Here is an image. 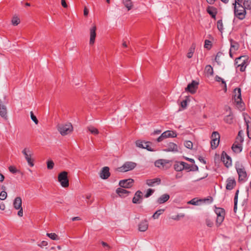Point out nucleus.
<instances>
[{
    "label": "nucleus",
    "mask_w": 251,
    "mask_h": 251,
    "mask_svg": "<svg viewBox=\"0 0 251 251\" xmlns=\"http://www.w3.org/2000/svg\"><path fill=\"white\" fill-rule=\"evenodd\" d=\"M234 6V14L238 19L243 20L246 17V9L242 4H233Z\"/></svg>",
    "instance_id": "nucleus-1"
},
{
    "label": "nucleus",
    "mask_w": 251,
    "mask_h": 251,
    "mask_svg": "<svg viewBox=\"0 0 251 251\" xmlns=\"http://www.w3.org/2000/svg\"><path fill=\"white\" fill-rule=\"evenodd\" d=\"M58 181L60 183L61 185L63 187H68L69 185L68 172L66 171H63L60 173L58 176Z\"/></svg>",
    "instance_id": "nucleus-2"
},
{
    "label": "nucleus",
    "mask_w": 251,
    "mask_h": 251,
    "mask_svg": "<svg viewBox=\"0 0 251 251\" xmlns=\"http://www.w3.org/2000/svg\"><path fill=\"white\" fill-rule=\"evenodd\" d=\"M137 166V164L133 162H126L122 166L118 167L117 170L120 172H126L133 170Z\"/></svg>",
    "instance_id": "nucleus-3"
},
{
    "label": "nucleus",
    "mask_w": 251,
    "mask_h": 251,
    "mask_svg": "<svg viewBox=\"0 0 251 251\" xmlns=\"http://www.w3.org/2000/svg\"><path fill=\"white\" fill-rule=\"evenodd\" d=\"M58 130L62 136H65L73 131V127L71 123H69L68 124L58 126Z\"/></svg>",
    "instance_id": "nucleus-4"
},
{
    "label": "nucleus",
    "mask_w": 251,
    "mask_h": 251,
    "mask_svg": "<svg viewBox=\"0 0 251 251\" xmlns=\"http://www.w3.org/2000/svg\"><path fill=\"white\" fill-rule=\"evenodd\" d=\"M220 135L218 132L213 131L211 135V141L210 142L212 149H215L218 146L220 142Z\"/></svg>",
    "instance_id": "nucleus-5"
},
{
    "label": "nucleus",
    "mask_w": 251,
    "mask_h": 251,
    "mask_svg": "<svg viewBox=\"0 0 251 251\" xmlns=\"http://www.w3.org/2000/svg\"><path fill=\"white\" fill-rule=\"evenodd\" d=\"M199 84V81L193 80L191 83L188 84L185 88V91L190 93L191 94H194L197 92Z\"/></svg>",
    "instance_id": "nucleus-6"
},
{
    "label": "nucleus",
    "mask_w": 251,
    "mask_h": 251,
    "mask_svg": "<svg viewBox=\"0 0 251 251\" xmlns=\"http://www.w3.org/2000/svg\"><path fill=\"white\" fill-rule=\"evenodd\" d=\"M151 145L152 143L151 142H143L141 140H137L136 141V145L137 147L142 149H146L150 151H155L154 150L151 148Z\"/></svg>",
    "instance_id": "nucleus-7"
},
{
    "label": "nucleus",
    "mask_w": 251,
    "mask_h": 251,
    "mask_svg": "<svg viewBox=\"0 0 251 251\" xmlns=\"http://www.w3.org/2000/svg\"><path fill=\"white\" fill-rule=\"evenodd\" d=\"M22 153L24 155L26 160L27 161L28 164L30 167H33L34 165V160L31 158L32 154L30 153V151L29 149L25 148L22 151Z\"/></svg>",
    "instance_id": "nucleus-8"
},
{
    "label": "nucleus",
    "mask_w": 251,
    "mask_h": 251,
    "mask_svg": "<svg viewBox=\"0 0 251 251\" xmlns=\"http://www.w3.org/2000/svg\"><path fill=\"white\" fill-rule=\"evenodd\" d=\"M221 160L225 164V166L227 168H228L231 165V158L225 151H222L221 154Z\"/></svg>",
    "instance_id": "nucleus-9"
},
{
    "label": "nucleus",
    "mask_w": 251,
    "mask_h": 251,
    "mask_svg": "<svg viewBox=\"0 0 251 251\" xmlns=\"http://www.w3.org/2000/svg\"><path fill=\"white\" fill-rule=\"evenodd\" d=\"M237 91L238 93V96L236 97V95H234V100L236 102L237 105H239V107H240L241 110H243V105L244 103L242 101V98H241V89L239 88H236L234 89L235 92Z\"/></svg>",
    "instance_id": "nucleus-10"
},
{
    "label": "nucleus",
    "mask_w": 251,
    "mask_h": 251,
    "mask_svg": "<svg viewBox=\"0 0 251 251\" xmlns=\"http://www.w3.org/2000/svg\"><path fill=\"white\" fill-rule=\"evenodd\" d=\"M236 171L238 173L239 177H238V181L239 182H245L246 180V178L247 176V172L245 171L244 168H237Z\"/></svg>",
    "instance_id": "nucleus-11"
},
{
    "label": "nucleus",
    "mask_w": 251,
    "mask_h": 251,
    "mask_svg": "<svg viewBox=\"0 0 251 251\" xmlns=\"http://www.w3.org/2000/svg\"><path fill=\"white\" fill-rule=\"evenodd\" d=\"M134 180L132 178H128L120 181L119 185L122 188H129L132 186Z\"/></svg>",
    "instance_id": "nucleus-12"
},
{
    "label": "nucleus",
    "mask_w": 251,
    "mask_h": 251,
    "mask_svg": "<svg viewBox=\"0 0 251 251\" xmlns=\"http://www.w3.org/2000/svg\"><path fill=\"white\" fill-rule=\"evenodd\" d=\"M96 30L97 26L95 25L90 28V42L89 44L90 45H93L95 42V38L96 37Z\"/></svg>",
    "instance_id": "nucleus-13"
},
{
    "label": "nucleus",
    "mask_w": 251,
    "mask_h": 251,
    "mask_svg": "<svg viewBox=\"0 0 251 251\" xmlns=\"http://www.w3.org/2000/svg\"><path fill=\"white\" fill-rule=\"evenodd\" d=\"M100 177L103 179H106L110 176L109 168L108 167H104L102 168L100 172Z\"/></svg>",
    "instance_id": "nucleus-14"
},
{
    "label": "nucleus",
    "mask_w": 251,
    "mask_h": 251,
    "mask_svg": "<svg viewBox=\"0 0 251 251\" xmlns=\"http://www.w3.org/2000/svg\"><path fill=\"white\" fill-rule=\"evenodd\" d=\"M143 199L142 192L140 190H138L135 194L132 201L133 203H140Z\"/></svg>",
    "instance_id": "nucleus-15"
},
{
    "label": "nucleus",
    "mask_w": 251,
    "mask_h": 251,
    "mask_svg": "<svg viewBox=\"0 0 251 251\" xmlns=\"http://www.w3.org/2000/svg\"><path fill=\"white\" fill-rule=\"evenodd\" d=\"M236 184L234 177H228L226 179V189L227 190H231L234 188Z\"/></svg>",
    "instance_id": "nucleus-16"
},
{
    "label": "nucleus",
    "mask_w": 251,
    "mask_h": 251,
    "mask_svg": "<svg viewBox=\"0 0 251 251\" xmlns=\"http://www.w3.org/2000/svg\"><path fill=\"white\" fill-rule=\"evenodd\" d=\"M5 101L0 100V115L3 118H7V109L4 104Z\"/></svg>",
    "instance_id": "nucleus-17"
},
{
    "label": "nucleus",
    "mask_w": 251,
    "mask_h": 251,
    "mask_svg": "<svg viewBox=\"0 0 251 251\" xmlns=\"http://www.w3.org/2000/svg\"><path fill=\"white\" fill-rule=\"evenodd\" d=\"M168 148L164 150V151L167 152L173 151L177 152L178 151L177 145L173 142H170L167 144Z\"/></svg>",
    "instance_id": "nucleus-18"
},
{
    "label": "nucleus",
    "mask_w": 251,
    "mask_h": 251,
    "mask_svg": "<svg viewBox=\"0 0 251 251\" xmlns=\"http://www.w3.org/2000/svg\"><path fill=\"white\" fill-rule=\"evenodd\" d=\"M206 11L213 19H216V16L217 14V9L216 8L208 6L206 8Z\"/></svg>",
    "instance_id": "nucleus-19"
},
{
    "label": "nucleus",
    "mask_w": 251,
    "mask_h": 251,
    "mask_svg": "<svg viewBox=\"0 0 251 251\" xmlns=\"http://www.w3.org/2000/svg\"><path fill=\"white\" fill-rule=\"evenodd\" d=\"M161 180L160 178H155L146 180V184L149 186H153L155 184L159 185L161 184Z\"/></svg>",
    "instance_id": "nucleus-20"
},
{
    "label": "nucleus",
    "mask_w": 251,
    "mask_h": 251,
    "mask_svg": "<svg viewBox=\"0 0 251 251\" xmlns=\"http://www.w3.org/2000/svg\"><path fill=\"white\" fill-rule=\"evenodd\" d=\"M149 225L148 221L145 220L141 221L138 225V229L140 231L144 232L148 228Z\"/></svg>",
    "instance_id": "nucleus-21"
},
{
    "label": "nucleus",
    "mask_w": 251,
    "mask_h": 251,
    "mask_svg": "<svg viewBox=\"0 0 251 251\" xmlns=\"http://www.w3.org/2000/svg\"><path fill=\"white\" fill-rule=\"evenodd\" d=\"M22 200L20 197H17L14 200L13 206L15 209L18 210L22 208Z\"/></svg>",
    "instance_id": "nucleus-22"
},
{
    "label": "nucleus",
    "mask_w": 251,
    "mask_h": 251,
    "mask_svg": "<svg viewBox=\"0 0 251 251\" xmlns=\"http://www.w3.org/2000/svg\"><path fill=\"white\" fill-rule=\"evenodd\" d=\"M170 196L168 194H165L161 195L157 199V202L159 204H162L169 200Z\"/></svg>",
    "instance_id": "nucleus-23"
},
{
    "label": "nucleus",
    "mask_w": 251,
    "mask_h": 251,
    "mask_svg": "<svg viewBox=\"0 0 251 251\" xmlns=\"http://www.w3.org/2000/svg\"><path fill=\"white\" fill-rule=\"evenodd\" d=\"M170 161L166 159H159L156 160L155 163V166L158 168L161 166L164 167L167 164L169 163Z\"/></svg>",
    "instance_id": "nucleus-24"
},
{
    "label": "nucleus",
    "mask_w": 251,
    "mask_h": 251,
    "mask_svg": "<svg viewBox=\"0 0 251 251\" xmlns=\"http://www.w3.org/2000/svg\"><path fill=\"white\" fill-rule=\"evenodd\" d=\"M116 193L117 194L119 195L121 197H125L128 195V194L130 193L129 191L124 189L122 188H118L116 190Z\"/></svg>",
    "instance_id": "nucleus-25"
},
{
    "label": "nucleus",
    "mask_w": 251,
    "mask_h": 251,
    "mask_svg": "<svg viewBox=\"0 0 251 251\" xmlns=\"http://www.w3.org/2000/svg\"><path fill=\"white\" fill-rule=\"evenodd\" d=\"M245 122L247 125V133L249 139H251V133L249 132V128L251 127V118L250 117L244 118Z\"/></svg>",
    "instance_id": "nucleus-26"
},
{
    "label": "nucleus",
    "mask_w": 251,
    "mask_h": 251,
    "mask_svg": "<svg viewBox=\"0 0 251 251\" xmlns=\"http://www.w3.org/2000/svg\"><path fill=\"white\" fill-rule=\"evenodd\" d=\"M228 109L230 110L229 114L224 118V121L227 124H231L233 123V114L230 107H229Z\"/></svg>",
    "instance_id": "nucleus-27"
},
{
    "label": "nucleus",
    "mask_w": 251,
    "mask_h": 251,
    "mask_svg": "<svg viewBox=\"0 0 251 251\" xmlns=\"http://www.w3.org/2000/svg\"><path fill=\"white\" fill-rule=\"evenodd\" d=\"M204 73L205 76L207 77H210L213 75V68L210 65H206L205 70Z\"/></svg>",
    "instance_id": "nucleus-28"
},
{
    "label": "nucleus",
    "mask_w": 251,
    "mask_h": 251,
    "mask_svg": "<svg viewBox=\"0 0 251 251\" xmlns=\"http://www.w3.org/2000/svg\"><path fill=\"white\" fill-rule=\"evenodd\" d=\"M232 150L234 152H240L242 151V147L241 144L239 143H234L232 146Z\"/></svg>",
    "instance_id": "nucleus-29"
},
{
    "label": "nucleus",
    "mask_w": 251,
    "mask_h": 251,
    "mask_svg": "<svg viewBox=\"0 0 251 251\" xmlns=\"http://www.w3.org/2000/svg\"><path fill=\"white\" fill-rule=\"evenodd\" d=\"M182 161H176L174 165V168L177 172H180L183 170Z\"/></svg>",
    "instance_id": "nucleus-30"
},
{
    "label": "nucleus",
    "mask_w": 251,
    "mask_h": 251,
    "mask_svg": "<svg viewBox=\"0 0 251 251\" xmlns=\"http://www.w3.org/2000/svg\"><path fill=\"white\" fill-rule=\"evenodd\" d=\"M195 48L196 44L195 43H192L188 50V52L187 54V57L188 58H191L192 57L193 53L195 51Z\"/></svg>",
    "instance_id": "nucleus-31"
},
{
    "label": "nucleus",
    "mask_w": 251,
    "mask_h": 251,
    "mask_svg": "<svg viewBox=\"0 0 251 251\" xmlns=\"http://www.w3.org/2000/svg\"><path fill=\"white\" fill-rule=\"evenodd\" d=\"M123 3L128 11L131 10L133 7V4L131 0H123Z\"/></svg>",
    "instance_id": "nucleus-32"
},
{
    "label": "nucleus",
    "mask_w": 251,
    "mask_h": 251,
    "mask_svg": "<svg viewBox=\"0 0 251 251\" xmlns=\"http://www.w3.org/2000/svg\"><path fill=\"white\" fill-rule=\"evenodd\" d=\"M215 212L217 214V216H225L226 214L225 210L223 208L216 207Z\"/></svg>",
    "instance_id": "nucleus-33"
},
{
    "label": "nucleus",
    "mask_w": 251,
    "mask_h": 251,
    "mask_svg": "<svg viewBox=\"0 0 251 251\" xmlns=\"http://www.w3.org/2000/svg\"><path fill=\"white\" fill-rule=\"evenodd\" d=\"M243 132L242 130H240L238 132L237 136L236 138L235 143H238V142L239 143V142L240 143H243V142L244 141V138L243 137Z\"/></svg>",
    "instance_id": "nucleus-34"
},
{
    "label": "nucleus",
    "mask_w": 251,
    "mask_h": 251,
    "mask_svg": "<svg viewBox=\"0 0 251 251\" xmlns=\"http://www.w3.org/2000/svg\"><path fill=\"white\" fill-rule=\"evenodd\" d=\"M230 49H233L235 50H238L239 49V44L237 42L233 41L232 39L230 40Z\"/></svg>",
    "instance_id": "nucleus-35"
},
{
    "label": "nucleus",
    "mask_w": 251,
    "mask_h": 251,
    "mask_svg": "<svg viewBox=\"0 0 251 251\" xmlns=\"http://www.w3.org/2000/svg\"><path fill=\"white\" fill-rule=\"evenodd\" d=\"M165 209H160L157 210L152 216V218L153 219H156L159 218V216L161 215L164 211Z\"/></svg>",
    "instance_id": "nucleus-36"
},
{
    "label": "nucleus",
    "mask_w": 251,
    "mask_h": 251,
    "mask_svg": "<svg viewBox=\"0 0 251 251\" xmlns=\"http://www.w3.org/2000/svg\"><path fill=\"white\" fill-rule=\"evenodd\" d=\"M244 7L247 10L251 9V0H244L243 4Z\"/></svg>",
    "instance_id": "nucleus-37"
},
{
    "label": "nucleus",
    "mask_w": 251,
    "mask_h": 251,
    "mask_svg": "<svg viewBox=\"0 0 251 251\" xmlns=\"http://www.w3.org/2000/svg\"><path fill=\"white\" fill-rule=\"evenodd\" d=\"M167 133H168V132L166 131L163 132L161 134V135L158 138H157L156 141L157 142H160L162 141H163L164 139L168 138V135H167Z\"/></svg>",
    "instance_id": "nucleus-38"
},
{
    "label": "nucleus",
    "mask_w": 251,
    "mask_h": 251,
    "mask_svg": "<svg viewBox=\"0 0 251 251\" xmlns=\"http://www.w3.org/2000/svg\"><path fill=\"white\" fill-rule=\"evenodd\" d=\"M47 236L50 238L51 239L53 240H58L59 239V237L55 233H47Z\"/></svg>",
    "instance_id": "nucleus-39"
},
{
    "label": "nucleus",
    "mask_w": 251,
    "mask_h": 251,
    "mask_svg": "<svg viewBox=\"0 0 251 251\" xmlns=\"http://www.w3.org/2000/svg\"><path fill=\"white\" fill-rule=\"evenodd\" d=\"M88 129L92 134L94 135H97L99 133L98 129L92 126H88Z\"/></svg>",
    "instance_id": "nucleus-40"
},
{
    "label": "nucleus",
    "mask_w": 251,
    "mask_h": 251,
    "mask_svg": "<svg viewBox=\"0 0 251 251\" xmlns=\"http://www.w3.org/2000/svg\"><path fill=\"white\" fill-rule=\"evenodd\" d=\"M224 219L225 216H217L216 225L217 226H219L222 224Z\"/></svg>",
    "instance_id": "nucleus-41"
},
{
    "label": "nucleus",
    "mask_w": 251,
    "mask_h": 251,
    "mask_svg": "<svg viewBox=\"0 0 251 251\" xmlns=\"http://www.w3.org/2000/svg\"><path fill=\"white\" fill-rule=\"evenodd\" d=\"M243 59H245V60H248V57L247 56H240L238 58H237L236 59H235V64L238 65V64L240 63L241 62H242V60Z\"/></svg>",
    "instance_id": "nucleus-42"
},
{
    "label": "nucleus",
    "mask_w": 251,
    "mask_h": 251,
    "mask_svg": "<svg viewBox=\"0 0 251 251\" xmlns=\"http://www.w3.org/2000/svg\"><path fill=\"white\" fill-rule=\"evenodd\" d=\"M223 55V53L222 52L219 51L215 57V60L218 63V64L220 65L221 63V60H220V57Z\"/></svg>",
    "instance_id": "nucleus-43"
},
{
    "label": "nucleus",
    "mask_w": 251,
    "mask_h": 251,
    "mask_svg": "<svg viewBox=\"0 0 251 251\" xmlns=\"http://www.w3.org/2000/svg\"><path fill=\"white\" fill-rule=\"evenodd\" d=\"M166 131L168 132L167 135L168 137H176L177 136V133L176 131H172V130H167Z\"/></svg>",
    "instance_id": "nucleus-44"
},
{
    "label": "nucleus",
    "mask_w": 251,
    "mask_h": 251,
    "mask_svg": "<svg viewBox=\"0 0 251 251\" xmlns=\"http://www.w3.org/2000/svg\"><path fill=\"white\" fill-rule=\"evenodd\" d=\"M217 28H218V30L221 33H222V31L223 30V25L222 20H218L217 21Z\"/></svg>",
    "instance_id": "nucleus-45"
},
{
    "label": "nucleus",
    "mask_w": 251,
    "mask_h": 251,
    "mask_svg": "<svg viewBox=\"0 0 251 251\" xmlns=\"http://www.w3.org/2000/svg\"><path fill=\"white\" fill-rule=\"evenodd\" d=\"M204 47L208 50H210L212 47L211 42L209 40H205Z\"/></svg>",
    "instance_id": "nucleus-46"
},
{
    "label": "nucleus",
    "mask_w": 251,
    "mask_h": 251,
    "mask_svg": "<svg viewBox=\"0 0 251 251\" xmlns=\"http://www.w3.org/2000/svg\"><path fill=\"white\" fill-rule=\"evenodd\" d=\"M11 22L13 25H17L20 23V20L18 17H14Z\"/></svg>",
    "instance_id": "nucleus-47"
},
{
    "label": "nucleus",
    "mask_w": 251,
    "mask_h": 251,
    "mask_svg": "<svg viewBox=\"0 0 251 251\" xmlns=\"http://www.w3.org/2000/svg\"><path fill=\"white\" fill-rule=\"evenodd\" d=\"M185 147L189 149H192L193 147V143L190 141H185L184 143Z\"/></svg>",
    "instance_id": "nucleus-48"
},
{
    "label": "nucleus",
    "mask_w": 251,
    "mask_h": 251,
    "mask_svg": "<svg viewBox=\"0 0 251 251\" xmlns=\"http://www.w3.org/2000/svg\"><path fill=\"white\" fill-rule=\"evenodd\" d=\"M47 168L49 170L52 169L53 168L54 164L52 160H48L47 162Z\"/></svg>",
    "instance_id": "nucleus-49"
},
{
    "label": "nucleus",
    "mask_w": 251,
    "mask_h": 251,
    "mask_svg": "<svg viewBox=\"0 0 251 251\" xmlns=\"http://www.w3.org/2000/svg\"><path fill=\"white\" fill-rule=\"evenodd\" d=\"M30 114L31 120L35 123L36 125H37L38 124L39 121L37 118H36V116L34 115L33 111H31L30 112Z\"/></svg>",
    "instance_id": "nucleus-50"
},
{
    "label": "nucleus",
    "mask_w": 251,
    "mask_h": 251,
    "mask_svg": "<svg viewBox=\"0 0 251 251\" xmlns=\"http://www.w3.org/2000/svg\"><path fill=\"white\" fill-rule=\"evenodd\" d=\"M217 81L220 82V80H221V86L223 87V89L225 91V92H226L227 91V87L226 85V81L224 80V79H216Z\"/></svg>",
    "instance_id": "nucleus-51"
},
{
    "label": "nucleus",
    "mask_w": 251,
    "mask_h": 251,
    "mask_svg": "<svg viewBox=\"0 0 251 251\" xmlns=\"http://www.w3.org/2000/svg\"><path fill=\"white\" fill-rule=\"evenodd\" d=\"M154 190L149 188L148 189L146 194L145 195L144 197L145 198H149L150 197L152 194L154 193Z\"/></svg>",
    "instance_id": "nucleus-52"
},
{
    "label": "nucleus",
    "mask_w": 251,
    "mask_h": 251,
    "mask_svg": "<svg viewBox=\"0 0 251 251\" xmlns=\"http://www.w3.org/2000/svg\"><path fill=\"white\" fill-rule=\"evenodd\" d=\"M8 169H9V171L11 173H12V174H15V173L19 172V171L18 170H17V168L13 166H9L8 168Z\"/></svg>",
    "instance_id": "nucleus-53"
},
{
    "label": "nucleus",
    "mask_w": 251,
    "mask_h": 251,
    "mask_svg": "<svg viewBox=\"0 0 251 251\" xmlns=\"http://www.w3.org/2000/svg\"><path fill=\"white\" fill-rule=\"evenodd\" d=\"M7 197V193L5 191H2L0 193V199L4 200Z\"/></svg>",
    "instance_id": "nucleus-54"
},
{
    "label": "nucleus",
    "mask_w": 251,
    "mask_h": 251,
    "mask_svg": "<svg viewBox=\"0 0 251 251\" xmlns=\"http://www.w3.org/2000/svg\"><path fill=\"white\" fill-rule=\"evenodd\" d=\"M182 166H183L182 167L183 170H188L189 171H190V169L191 166L185 162L182 161Z\"/></svg>",
    "instance_id": "nucleus-55"
},
{
    "label": "nucleus",
    "mask_w": 251,
    "mask_h": 251,
    "mask_svg": "<svg viewBox=\"0 0 251 251\" xmlns=\"http://www.w3.org/2000/svg\"><path fill=\"white\" fill-rule=\"evenodd\" d=\"M201 201H202V200H201V199L196 201V199H193L192 200H191L190 201H189L188 202V203H190V204H191L193 205H197L198 204V202Z\"/></svg>",
    "instance_id": "nucleus-56"
},
{
    "label": "nucleus",
    "mask_w": 251,
    "mask_h": 251,
    "mask_svg": "<svg viewBox=\"0 0 251 251\" xmlns=\"http://www.w3.org/2000/svg\"><path fill=\"white\" fill-rule=\"evenodd\" d=\"M187 106V99L183 100L181 102V106L183 109H185Z\"/></svg>",
    "instance_id": "nucleus-57"
},
{
    "label": "nucleus",
    "mask_w": 251,
    "mask_h": 251,
    "mask_svg": "<svg viewBox=\"0 0 251 251\" xmlns=\"http://www.w3.org/2000/svg\"><path fill=\"white\" fill-rule=\"evenodd\" d=\"M205 223H206V225L208 227H211L213 225V222L210 219H206V221H205Z\"/></svg>",
    "instance_id": "nucleus-58"
},
{
    "label": "nucleus",
    "mask_w": 251,
    "mask_h": 251,
    "mask_svg": "<svg viewBox=\"0 0 251 251\" xmlns=\"http://www.w3.org/2000/svg\"><path fill=\"white\" fill-rule=\"evenodd\" d=\"M239 190H237L235 194L234 198V204H237L238 201V196L239 194Z\"/></svg>",
    "instance_id": "nucleus-59"
},
{
    "label": "nucleus",
    "mask_w": 251,
    "mask_h": 251,
    "mask_svg": "<svg viewBox=\"0 0 251 251\" xmlns=\"http://www.w3.org/2000/svg\"><path fill=\"white\" fill-rule=\"evenodd\" d=\"M198 170L199 168L198 166H197L196 165H192V166H191L190 171H198Z\"/></svg>",
    "instance_id": "nucleus-60"
},
{
    "label": "nucleus",
    "mask_w": 251,
    "mask_h": 251,
    "mask_svg": "<svg viewBox=\"0 0 251 251\" xmlns=\"http://www.w3.org/2000/svg\"><path fill=\"white\" fill-rule=\"evenodd\" d=\"M48 242L46 241H42L40 244H38V246L40 247H43L48 245Z\"/></svg>",
    "instance_id": "nucleus-61"
},
{
    "label": "nucleus",
    "mask_w": 251,
    "mask_h": 251,
    "mask_svg": "<svg viewBox=\"0 0 251 251\" xmlns=\"http://www.w3.org/2000/svg\"><path fill=\"white\" fill-rule=\"evenodd\" d=\"M248 60H245L243 59L240 63L238 64L239 65H244V66H245L246 67L248 65Z\"/></svg>",
    "instance_id": "nucleus-62"
},
{
    "label": "nucleus",
    "mask_w": 251,
    "mask_h": 251,
    "mask_svg": "<svg viewBox=\"0 0 251 251\" xmlns=\"http://www.w3.org/2000/svg\"><path fill=\"white\" fill-rule=\"evenodd\" d=\"M18 210H19L18 212V215L20 217H22L23 215V207L19 208Z\"/></svg>",
    "instance_id": "nucleus-63"
},
{
    "label": "nucleus",
    "mask_w": 251,
    "mask_h": 251,
    "mask_svg": "<svg viewBox=\"0 0 251 251\" xmlns=\"http://www.w3.org/2000/svg\"><path fill=\"white\" fill-rule=\"evenodd\" d=\"M88 13H89L88 9L86 7H85L84 9V11H83L84 16L85 17L87 16L88 15Z\"/></svg>",
    "instance_id": "nucleus-64"
}]
</instances>
